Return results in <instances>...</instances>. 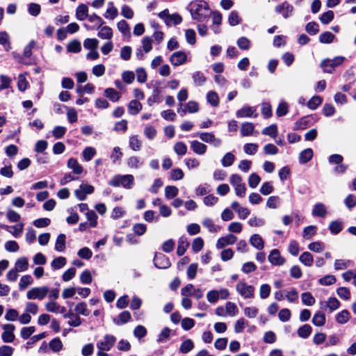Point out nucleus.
I'll list each match as a JSON object with an SVG mask.
<instances>
[{"mask_svg":"<svg viewBox=\"0 0 356 356\" xmlns=\"http://www.w3.org/2000/svg\"><path fill=\"white\" fill-rule=\"evenodd\" d=\"M191 148L194 153L199 155L204 154L207 150V145L197 140H193L191 142Z\"/></svg>","mask_w":356,"mask_h":356,"instance_id":"19","label":"nucleus"},{"mask_svg":"<svg viewBox=\"0 0 356 356\" xmlns=\"http://www.w3.org/2000/svg\"><path fill=\"white\" fill-rule=\"evenodd\" d=\"M87 19L90 22L94 24V25L92 26H89L87 24H84V27L88 30L99 29L104 24V20L99 16L97 15L95 13L88 15Z\"/></svg>","mask_w":356,"mask_h":356,"instance_id":"14","label":"nucleus"},{"mask_svg":"<svg viewBox=\"0 0 356 356\" xmlns=\"http://www.w3.org/2000/svg\"><path fill=\"white\" fill-rule=\"evenodd\" d=\"M336 277L334 275H325L323 277L321 278L318 280V282L321 285L323 286H330L336 282Z\"/></svg>","mask_w":356,"mask_h":356,"instance_id":"61","label":"nucleus"},{"mask_svg":"<svg viewBox=\"0 0 356 356\" xmlns=\"http://www.w3.org/2000/svg\"><path fill=\"white\" fill-rule=\"evenodd\" d=\"M99 41L96 38H87L83 42V47L87 49L95 50L97 48Z\"/></svg>","mask_w":356,"mask_h":356,"instance_id":"53","label":"nucleus"},{"mask_svg":"<svg viewBox=\"0 0 356 356\" xmlns=\"http://www.w3.org/2000/svg\"><path fill=\"white\" fill-rule=\"evenodd\" d=\"M237 118H250L252 116L256 118L258 114L256 113V108L248 105L243 106L236 113Z\"/></svg>","mask_w":356,"mask_h":356,"instance_id":"13","label":"nucleus"},{"mask_svg":"<svg viewBox=\"0 0 356 356\" xmlns=\"http://www.w3.org/2000/svg\"><path fill=\"white\" fill-rule=\"evenodd\" d=\"M1 227L6 229L7 231L10 232L15 237L17 238L21 235V234L23 232L24 224L20 223L13 226L11 227L12 230L9 229L10 227L8 225H1Z\"/></svg>","mask_w":356,"mask_h":356,"instance_id":"29","label":"nucleus"},{"mask_svg":"<svg viewBox=\"0 0 356 356\" xmlns=\"http://www.w3.org/2000/svg\"><path fill=\"white\" fill-rule=\"evenodd\" d=\"M134 181V178L131 175H116L109 181V184L115 187L122 185L124 188L130 189L133 187Z\"/></svg>","mask_w":356,"mask_h":356,"instance_id":"2","label":"nucleus"},{"mask_svg":"<svg viewBox=\"0 0 356 356\" xmlns=\"http://www.w3.org/2000/svg\"><path fill=\"white\" fill-rule=\"evenodd\" d=\"M235 160V156L231 153H226L221 160V163L223 167L231 166Z\"/></svg>","mask_w":356,"mask_h":356,"instance_id":"51","label":"nucleus"},{"mask_svg":"<svg viewBox=\"0 0 356 356\" xmlns=\"http://www.w3.org/2000/svg\"><path fill=\"white\" fill-rule=\"evenodd\" d=\"M116 339L111 334H106L103 340H100L97 343V347L99 350H104L108 351L115 345Z\"/></svg>","mask_w":356,"mask_h":356,"instance_id":"7","label":"nucleus"},{"mask_svg":"<svg viewBox=\"0 0 356 356\" xmlns=\"http://www.w3.org/2000/svg\"><path fill=\"white\" fill-rule=\"evenodd\" d=\"M334 37V35L331 32L325 31L319 35V41L321 43L329 44L333 41Z\"/></svg>","mask_w":356,"mask_h":356,"instance_id":"55","label":"nucleus"},{"mask_svg":"<svg viewBox=\"0 0 356 356\" xmlns=\"http://www.w3.org/2000/svg\"><path fill=\"white\" fill-rule=\"evenodd\" d=\"M275 11L281 15L284 19L291 17L293 14V6L285 1L275 7Z\"/></svg>","mask_w":356,"mask_h":356,"instance_id":"6","label":"nucleus"},{"mask_svg":"<svg viewBox=\"0 0 356 356\" xmlns=\"http://www.w3.org/2000/svg\"><path fill=\"white\" fill-rule=\"evenodd\" d=\"M131 314L129 311H124L118 316V319H114L113 321L116 325H122L127 323L131 319Z\"/></svg>","mask_w":356,"mask_h":356,"instance_id":"36","label":"nucleus"},{"mask_svg":"<svg viewBox=\"0 0 356 356\" xmlns=\"http://www.w3.org/2000/svg\"><path fill=\"white\" fill-rule=\"evenodd\" d=\"M186 54L181 51L174 52L170 57V62L174 66L181 65L186 62Z\"/></svg>","mask_w":356,"mask_h":356,"instance_id":"12","label":"nucleus"},{"mask_svg":"<svg viewBox=\"0 0 356 356\" xmlns=\"http://www.w3.org/2000/svg\"><path fill=\"white\" fill-rule=\"evenodd\" d=\"M322 102L323 99L320 96H314L308 102L307 106L310 109L315 110L321 104Z\"/></svg>","mask_w":356,"mask_h":356,"instance_id":"59","label":"nucleus"},{"mask_svg":"<svg viewBox=\"0 0 356 356\" xmlns=\"http://www.w3.org/2000/svg\"><path fill=\"white\" fill-rule=\"evenodd\" d=\"M118 15V9L113 6V2H108V8L104 14V17L108 19H114Z\"/></svg>","mask_w":356,"mask_h":356,"instance_id":"31","label":"nucleus"},{"mask_svg":"<svg viewBox=\"0 0 356 356\" xmlns=\"http://www.w3.org/2000/svg\"><path fill=\"white\" fill-rule=\"evenodd\" d=\"M259 146L255 143H246L243 146V151L248 155H253L258 151Z\"/></svg>","mask_w":356,"mask_h":356,"instance_id":"60","label":"nucleus"},{"mask_svg":"<svg viewBox=\"0 0 356 356\" xmlns=\"http://www.w3.org/2000/svg\"><path fill=\"white\" fill-rule=\"evenodd\" d=\"M49 293V288L46 286L33 287L26 293L29 300H43Z\"/></svg>","mask_w":356,"mask_h":356,"instance_id":"4","label":"nucleus"},{"mask_svg":"<svg viewBox=\"0 0 356 356\" xmlns=\"http://www.w3.org/2000/svg\"><path fill=\"white\" fill-rule=\"evenodd\" d=\"M269 262L274 266H282L285 263V259L280 255V252L277 249H273L269 256Z\"/></svg>","mask_w":356,"mask_h":356,"instance_id":"15","label":"nucleus"},{"mask_svg":"<svg viewBox=\"0 0 356 356\" xmlns=\"http://www.w3.org/2000/svg\"><path fill=\"white\" fill-rule=\"evenodd\" d=\"M65 238L66 236L64 234H60L56 241L55 249L58 252H63L65 249Z\"/></svg>","mask_w":356,"mask_h":356,"instance_id":"40","label":"nucleus"},{"mask_svg":"<svg viewBox=\"0 0 356 356\" xmlns=\"http://www.w3.org/2000/svg\"><path fill=\"white\" fill-rule=\"evenodd\" d=\"M66 263L67 260L64 257H58L51 261V266L53 270H58L62 268Z\"/></svg>","mask_w":356,"mask_h":356,"instance_id":"42","label":"nucleus"},{"mask_svg":"<svg viewBox=\"0 0 356 356\" xmlns=\"http://www.w3.org/2000/svg\"><path fill=\"white\" fill-rule=\"evenodd\" d=\"M188 9L191 13L192 18L201 22L207 20L211 15L209 5L204 1H193L189 3Z\"/></svg>","mask_w":356,"mask_h":356,"instance_id":"1","label":"nucleus"},{"mask_svg":"<svg viewBox=\"0 0 356 356\" xmlns=\"http://www.w3.org/2000/svg\"><path fill=\"white\" fill-rule=\"evenodd\" d=\"M173 149L177 155L182 156L186 154L187 152V146L183 142H177L175 144Z\"/></svg>","mask_w":356,"mask_h":356,"instance_id":"56","label":"nucleus"},{"mask_svg":"<svg viewBox=\"0 0 356 356\" xmlns=\"http://www.w3.org/2000/svg\"><path fill=\"white\" fill-rule=\"evenodd\" d=\"M242 19L236 10H232L228 17V22L229 25L234 26L241 24Z\"/></svg>","mask_w":356,"mask_h":356,"instance_id":"37","label":"nucleus"},{"mask_svg":"<svg viewBox=\"0 0 356 356\" xmlns=\"http://www.w3.org/2000/svg\"><path fill=\"white\" fill-rule=\"evenodd\" d=\"M207 100L212 106L216 107L219 104L218 95L214 91H209L207 93Z\"/></svg>","mask_w":356,"mask_h":356,"instance_id":"43","label":"nucleus"},{"mask_svg":"<svg viewBox=\"0 0 356 356\" xmlns=\"http://www.w3.org/2000/svg\"><path fill=\"white\" fill-rule=\"evenodd\" d=\"M49 348L54 352H58L63 348L62 341L59 338H54L49 342Z\"/></svg>","mask_w":356,"mask_h":356,"instance_id":"64","label":"nucleus"},{"mask_svg":"<svg viewBox=\"0 0 356 356\" xmlns=\"http://www.w3.org/2000/svg\"><path fill=\"white\" fill-rule=\"evenodd\" d=\"M340 302L334 297H330L325 302L326 307L330 312L337 310L340 307Z\"/></svg>","mask_w":356,"mask_h":356,"instance_id":"41","label":"nucleus"},{"mask_svg":"<svg viewBox=\"0 0 356 356\" xmlns=\"http://www.w3.org/2000/svg\"><path fill=\"white\" fill-rule=\"evenodd\" d=\"M238 47L242 50H248L250 47V40L246 37H241L238 39L237 42Z\"/></svg>","mask_w":356,"mask_h":356,"instance_id":"63","label":"nucleus"},{"mask_svg":"<svg viewBox=\"0 0 356 356\" xmlns=\"http://www.w3.org/2000/svg\"><path fill=\"white\" fill-rule=\"evenodd\" d=\"M189 242L185 236H181L178 241V246L177 249V254L178 256H182L186 252L187 248L189 247Z\"/></svg>","mask_w":356,"mask_h":356,"instance_id":"18","label":"nucleus"},{"mask_svg":"<svg viewBox=\"0 0 356 356\" xmlns=\"http://www.w3.org/2000/svg\"><path fill=\"white\" fill-rule=\"evenodd\" d=\"M67 167L72 170V172L76 175H80L82 173L83 168L79 163L78 161L76 159L70 158L67 161Z\"/></svg>","mask_w":356,"mask_h":356,"instance_id":"22","label":"nucleus"},{"mask_svg":"<svg viewBox=\"0 0 356 356\" xmlns=\"http://www.w3.org/2000/svg\"><path fill=\"white\" fill-rule=\"evenodd\" d=\"M300 261L306 266H311L313 264L314 259L309 252H303L299 257Z\"/></svg>","mask_w":356,"mask_h":356,"instance_id":"38","label":"nucleus"},{"mask_svg":"<svg viewBox=\"0 0 356 356\" xmlns=\"http://www.w3.org/2000/svg\"><path fill=\"white\" fill-rule=\"evenodd\" d=\"M225 310L227 316H235L238 313V308L235 303L227 302L225 304Z\"/></svg>","mask_w":356,"mask_h":356,"instance_id":"54","label":"nucleus"},{"mask_svg":"<svg viewBox=\"0 0 356 356\" xmlns=\"http://www.w3.org/2000/svg\"><path fill=\"white\" fill-rule=\"evenodd\" d=\"M94 187L88 184H81L79 188L74 191V195L79 200H84L86 195L92 193Z\"/></svg>","mask_w":356,"mask_h":356,"instance_id":"8","label":"nucleus"},{"mask_svg":"<svg viewBox=\"0 0 356 356\" xmlns=\"http://www.w3.org/2000/svg\"><path fill=\"white\" fill-rule=\"evenodd\" d=\"M142 104L137 100H131L128 104L129 114L136 115L142 110Z\"/></svg>","mask_w":356,"mask_h":356,"instance_id":"26","label":"nucleus"},{"mask_svg":"<svg viewBox=\"0 0 356 356\" xmlns=\"http://www.w3.org/2000/svg\"><path fill=\"white\" fill-rule=\"evenodd\" d=\"M327 213V210L325 205L322 203H317L314 206L312 210V215L317 217H325Z\"/></svg>","mask_w":356,"mask_h":356,"instance_id":"28","label":"nucleus"},{"mask_svg":"<svg viewBox=\"0 0 356 356\" xmlns=\"http://www.w3.org/2000/svg\"><path fill=\"white\" fill-rule=\"evenodd\" d=\"M231 207L238 213V218L242 220H245L250 213L248 208L243 207L238 202H233Z\"/></svg>","mask_w":356,"mask_h":356,"instance_id":"16","label":"nucleus"},{"mask_svg":"<svg viewBox=\"0 0 356 356\" xmlns=\"http://www.w3.org/2000/svg\"><path fill=\"white\" fill-rule=\"evenodd\" d=\"M96 154V149L92 147H87L82 152V156L86 161H90Z\"/></svg>","mask_w":356,"mask_h":356,"instance_id":"49","label":"nucleus"},{"mask_svg":"<svg viewBox=\"0 0 356 356\" xmlns=\"http://www.w3.org/2000/svg\"><path fill=\"white\" fill-rule=\"evenodd\" d=\"M195 83L197 86H202L207 80L206 77L201 72H195L192 75Z\"/></svg>","mask_w":356,"mask_h":356,"instance_id":"62","label":"nucleus"},{"mask_svg":"<svg viewBox=\"0 0 356 356\" xmlns=\"http://www.w3.org/2000/svg\"><path fill=\"white\" fill-rule=\"evenodd\" d=\"M104 95L113 102H118L120 98L119 92L112 88H106L104 90Z\"/></svg>","mask_w":356,"mask_h":356,"instance_id":"34","label":"nucleus"},{"mask_svg":"<svg viewBox=\"0 0 356 356\" xmlns=\"http://www.w3.org/2000/svg\"><path fill=\"white\" fill-rule=\"evenodd\" d=\"M202 225L211 233H216L220 229V227L215 225L213 220L209 218H204Z\"/></svg>","mask_w":356,"mask_h":356,"instance_id":"20","label":"nucleus"},{"mask_svg":"<svg viewBox=\"0 0 356 356\" xmlns=\"http://www.w3.org/2000/svg\"><path fill=\"white\" fill-rule=\"evenodd\" d=\"M182 22V18L179 14H172L165 19V24L168 26L179 24Z\"/></svg>","mask_w":356,"mask_h":356,"instance_id":"46","label":"nucleus"},{"mask_svg":"<svg viewBox=\"0 0 356 356\" xmlns=\"http://www.w3.org/2000/svg\"><path fill=\"white\" fill-rule=\"evenodd\" d=\"M33 282L32 277L29 275H23L19 283V288L20 290H24L29 285L31 284Z\"/></svg>","mask_w":356,"mask_h":356,"instance_id":"50","label":"nucleus"},{"mask_svg":"<svg viewBox=\"0 0 356 356\" xmlns=\"http://www.w3.org/2000/svg\"><path fill=\"white\" fill-rule=\"evenodd\" d=\"M301 299L302 303L307 306H312L315 303V298L309 292L302 293Z\"/></svg>","mask_w":356,"mask_h":356,"instance_id":"57","label":"nucleus"},{"mask_svg":"<svg viewBox=\"0 0 356 356\" xmlns=\"http://www.w3.org/2000/svg\"><path fill=\"white\" fill-rule=\"evenodd\" d=\"M74 311L77 314L87 316L90 314V311L87 308L85 302H79L74 307Z\"/></svg>","mask_w":356,"mask_h":356,"instance_id":"39","label":"nucleus"},{"mask_svg":"<svg viewBox=\"0 0 356 356\" xmlns=\"http://www.w3.org/2000/svg\"><path fill=\"white\" fill-rule=\"evenodd\" d=\"M261 133L264 135L269 136L272 138H275L277 134V127L275 124H271L264 128Z\"/></svg>","mask_w":356,"mask_h":356,"instance_id":"58","label":"nucleus"},{"mask_svg":"<svg viewBox=\"0 0 356 356\" xmlns=\"http://www.w3.org/2000/svg\"><path fill=\"white\" fill-rule=\"evenodd\" d=\"M250 244L257 250H262L264 248V243L262 238L257 234L251 236L250 238Z\"/></svg>","mask_w":356,"mask_h":356,"instance_id":"24","label":"nucleus"},{"mask_svg":"<svg viewBox=\"0 0 356 356\" xmlns=\"http://www.w3.org/2000/svg\"><path fill=\"white\" fill-rule=\"evenodd\" d=\"M312 331V328L311 325L309 324H305L298 329L297 333L300 337L302 339H307L311 334Z\"/></svg>","mask_w":356,"mask_h":356,"instance_id":"32","label":"nucleus"},{"mask_svg":"<svg viewBox=\"0 0 356 356\" xmlns=\"http://www.w3.org/2000/svg\"><path fill=\"white\" fill-rule=\"evenodd\" d=\"M117 27L124 36H131L130 27L125 20H120L118 22L117 24Z\"/></svg>","mask_w":356,"mask_h":356,"instance_id":"35","label":"nucleus"},{"mask_svg":"<svg viewBox=\"0 0 356 356\" xmlns=\"http://www.w3.org/2000/svg\"><path fill=\"white\" fill-rule=\"evenodd\" d=\"M325 321V315L322 312L316 313L312 318V323L318 327L324 325Z\"/></svg>","mask_w":356,"mask_h":356,"instance_id":"44","label":"nucleus"},{"mask_svg":"<svg viewBox=\"0 0 356 356\" xmlns=\"http://www.w3.org/2000/svg\"><path fill=\"white\" fill-rule=\"evenodd\" d=\"M29 268V261L26 257H22L19 258L15 264V268L19 272L26 271Z\"/></svg>","mask_w":356,"mask_h":356,"instance_id":"27","label":"nucleus"},{"mask_svg":"<svg viewBox=\"0 0 356 356\" xmlns=\"http://www.w3.org/2000/svg\"><path fill=\"white\" fill-rule=\"evenodd\" d=\"M97 36L103 40H110L113 37V30L108 26L103 25L99 29Z\"/></svg>","mask_w":356,"mask_h":356,"instance_id":"21","label":"nucleus"},{"mask_svg":"<svg viewBox=\"0 0 356 356\" xmlns=\"http://www.w3.org/2000/svg\"><path fill=\"white\" fill-rule=\"evenodd\" d=\"M236 290L245 299H251L254 296V287L245 282H239L236 285Z\"/></svg>","mask_w":356,"mask_h":356,"instance_id":"5","label":"nucleus"},{"mask_svg":"<svg viewBox=\"0 0 356 356\" xmlns=\"http://www.w3.org/2000/svg\"><path fill=\"white\" fill-rule=\"evenodd\" d=\"M342 222L339 220H334L330 223L329 229L332 234H337L342 229Z\"/></svg>","mask_w":356,"mask_h":356,"instance_id":"52","label":"nucleus"},{"mask_svg":"<svg viewBox=\"0 0 356 356\" xmlns=\"http://www.w3.org/2000/svg\"><path fill=\"white\" fill-rule=\"evenodd\" d=\"M130 148L135 151H139L141 147V141L138 139V136H132L129 138V140Z\"/></svg>","mask_w":356,"mask_h":356,"instance_id":"47","label":"nucleus"},{"mask_svg":"<svg viewBox=\"0 0 356 356\" xmlns=\"http://www.w3.org/2000/svg\"><path fill=\"white\" fill-rule=\"evenodd\" d=\"M178 188L175 186H167L165 188V196L168 200L176 197L178 194Z\"/></svg>","mask_w":356,"mask_h":356,"instance_id":"48","label":"nucleus"},{"mask_svg":"<svg viewBox=\"0 0 356 356\" xmlns=\"http://www.w3.org/2000/svg\"><path fill=\"white\" fill-rule=\"evenodd\" d=\"M344 60L343 56H336L333 59L325 58L321 61L320 67L324 72L332 74L335 67L342 64Z\"/></svg>","mask_w":356,"mask_h":356,"instance_id":"3","label":"nucleus"},{"mask_svg":"<svg viewBox=\"0 0 356 356\" xmlns=\"http://www.w3.org/2000/svg\"><path fill=\"white\" fill-rule=\"evenodd\" d=\"M127 164L129 168L138 170L143 165L144 161L138 156H131L128 158Z\"/></svg>","mask_w":356,"mask_h":356,"instance_id":"17","label":"nucleus"},{"mask_svg":"<svg viewBox=\"0 0 356 356\" xmlns=\"http://www.w3.org/2000/svg\"><path fill=\"white\" fill-rule=\"evenodd\" d=\"M154 266L160 269H165L170 266L169 259L162 253H156L154 258Z\"/></svg>","mask_w":356,"mask_h":356,"instance_id":"9","label":"nucleus"},{"mask_svg":"<svg viewBox=\"0 0 356 356\" xmlns=\"http://www.w3.org/2000/svg\"><path fill=\"white\" fill-rule=\"evenodd\" d=\"M15 325L13 324H6L3 325V332L1 334L2 340L5 343H11L15 339L13 331L15 330Z\"/></svg>","mask_w":356,"mask_h":356,"instance_id":"10","label":"nucleus"},{"mask_svg":"<svg viewBox=\"0 0 356 356\" xmlns=\"http://www.w3.org/2000/svg\"><path fill=\"white\" fill-rule=\"evenodd\" d=\"M88 8L85 4L79 5L76 10V17L78 20L83 21L88 17Z\"/></svg>","mask_w":356,"mask_h":356,"instance_id":"25","label":"nucleus"},{"mask_svg":"<svg viewBox=\"0 0 356 356\" xmlns=\"http://www.w3.org/2000/svg\"><path fill=\"white\" fill-rule=\"evenodd\" d=\"M254 125L252 122H244L241 127V134L242 136H248L253 134Z\"/></svg>","mask_w":356,"mask_h":356,"instance_id":"30","label":"nucleus"},{"mask_svg":"<svg viewBox=\"0 0 356 356\" xmlns=\"http://www.w3.org/2000/svg\"><path fill=\"white\" fill-rule=\"evenodd\" d=\"M237 241V237L232 234H228L225 236H222L218 238L216 243V248L218 249H222L226 245H233Z\"/></svg>","mask_w":356,"mask_h":356,"instance_id":"11","label":"nucleus"},{"mask_svg":"<svg viewBox=\"0 0 356 356\" xmlns=\"http://www.w3.org/2000/svg\"><path fill=\"white\" fill-rule=\"evenodd\" d=\"M194 348V343L191 339H186L183 341L180 346L179 351L181 353H188Z\"/></svg>","mask_w":356,"mask_h":356,"instance_id":"45","label":"nucleus"},{"mask_svg":"<svg viewBox=\"0 0 356 356\" xmlns=\"http://www.w3.org/2000/svg\"><path fill=\"white\" fill-rule=\"evenodd\" d=\"M350 313L348 310L344 309L337 314L335 316L336 321L339 324H344L350 319Z\"/></svg>","mask_w":356,"mask_h":356,"instance_id":"33","label":"nucleus"},{"mask_svg":"<svg viewBox=\"0 0 356 356\" xmlns=\"http://www.w3.org/2000/svg\"><path fill=\"white\" fill-rule=\"evenodd\" d=\"M313 150L311 148H307L302 150L299 154V162L305 164L309 162L313 157Z\"/></svg>","mask_w":356,"mask_h":356,"instance_id":"23","label":"nucleus"}]
</instances>
